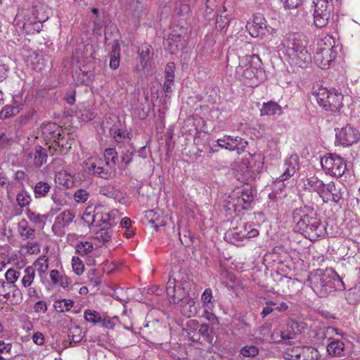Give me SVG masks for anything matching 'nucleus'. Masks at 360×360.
<instances>
[{"label":"nucleus","instance_id":"nucleus-9","mask_svg":"<svg viewBox=\"0 0 360 360\" xmlns=\"http://www.w3.org/2000/svg\"><path fill=\"white\" fill-rule=\"evenodd\" d=\"M314 24L316 27H326L330 17V0H311Z\"/></svg>","mask_w":360,"mask_h":360},{"label":"nucleus","instance_id":"nucleus-45","mask_svg":"<svg viewBox=\"0 0 360 360\" xmlns=\"http://www.w3.org/2000/svg\"><path fill=\"white\" fill-rule=\"evenodd\" d=\"M68 337L72 342L75 343L79 342L84 337L82 329L77 326H72L69 329Z\"/></svg>","mask_w":360,"mask_h":360},{"label":"nucleus","instance_id":"nucleus-6","mask_svg":"<svg viewBox=\"0 0 360 360\" xmlns=\"http://www.w3.org/2000/svg\"><path fill=\"white\" fill-rule=\"evenodd\" d=\"M311 96L319 105L327 111H338L342 106L343 96L336 89L324 87L313 88Z\"/></svg>","mask_w":360,"mask_h":360},{"label":"nucleus","instance_id":"nucleus-25","mask_svg":"<svg viewBox=\"0 0 360 360\" xmlns=\"http://www.w3.org/2000/svg\"><path fill=\"white\" fill-rule=\"evenodd\" d=\"M17 231L19 237L22 240H32L35 238L36 231L31 227L26 219H21L18 223Z\"/></svg>","mask_w":360,"mask_h":360},{"label":"nucleus","instance_id":"nucleus-2","mask_svg":"<svg viewBox=\"0 0 360 360\" xmlns=\"http://www.w3.org/2000/svg\"><path fill=\"white\" fill-rule=\"evenodd\" d=\"M292 217L297 230L311 240H315L325 234V226L312 207L304 205L295 208Z\"/></svg>","mask_w":360,"mask_h":360},{"label":"nucleus","instance_id":"nucleus-13","mask_svg":"<svg viewBox=\"0 0 360 360\" xmlns=\"http://www.w3.org/2000/svg\"><path fill=\"white\" fill-rule=\"evenodd\" d=\"M246 29L252 37L264 36L266 32L273 34L276 30L267 25V22L262 15H254L252 22H248Z\"/></svg>","mask_w":360,"mask_h":360},{"label":"nucleus","instance_id":"nucleus-22","mask_svg":"<svg viewBox=\"0 0 360 360\" xmlns=\"http://www.w3.org/2000/svg\"><path fill=\"white\" fill-rule=\"evenodd\" d=\"M217 142L219 147L230 151L238 149L239 146H241V148H245L248 145V142L239 136H224L217 139Z\"/></svg>","mask_w":360,"mask_h":360},{"label":"nucleus","instance_id":"nucleus-56","mask_svg":"<svg viewBox=\"0 0 360 360\" xmlns=\"http://www.w3.org/2000/svg\"><path fill=\"white\" fill-rule=\"evenodd\" d=\"M259 349L255 345H246L241 348L240 354L246 357H254L258 354Z\"/></svg>","mask_w":360,"mask_h":360},{"label":"nucleus","instance_id":"nucleus-31","mask_svg":"<svg viewBox=\"0 0 360 360\" xmlns=\"http://www.w3.org/2000/svg\"><path fill=\"white\" fill-rule=\"evenodd\" d=\"M199 322L195 319L188 320L183 326V330L192 341L199 340Z\"/></svg>","mask_w":360,"mask_h":360},{"label":"nucleus","instance_id":"nucleus-35","mask_svg":"<svg viewBox=\"0 0 360 360\" xmlns=\"http://www.w3.org/2000/svg\"><path fill=\"white\" fill-rule=\"evenodd\" d=\"M35 278V269L31 266L23 269L22 277L20 283L23 288H28L32 285Z\"/></svg>","mask_w":360,"mask_h":360},{"label":"nucleus","instance_id":"nucleus-52","mask_svg":"<svg viewBox=\"0 0 360 360\" xmlns=\"http://www.w3.org/2000/svg\"><path fill=\"white\" fill-rule=\"evenodd\" d=\"M20 105L7 106L1 110L0 116L1 118H8L14 116L20 112Z\"/></svg>","mask_w":360,"mask_h":360},{"label":"nucleus","instance_id":"nucleus-30","mask_svg":"<svg viewBox=\"0 0 360 360\" xmlns=\"http://www.w3.org/2000/svg\"><path fill=\"white\" fill-rule=\"evenodd\" d=\"M283 113L281 106L275 101H269L263 103L262 108H260L261 116H274L281 115Z\"/></svg>","mask_w":360,"mask_h":360},{"label":"nucleus","instance_id":"nucleus-38","mask_svg":"<svg viewBox=\"0 0 360 360\" xmlns=\"http://www.w3.org/2000/svg\"><path fill=\"white\" fill-rule=\"evenodd\" d=\"M51 189V185L44 181H40L36 184L34 188L35 198H43L47 195Z\"/></svg>","mask_w":360,"mask_h":360},{"label":"nucleus","instance_id":"nucleus-11","mask_svg":"<svg viewBox=\"0 0 360 360\" xmlns=\"http://www.w3.org/2000/svg\"><path fill=\"white\" fill-rule=\"evenodd\" d=\"M321 165L326 174L333 176L340 177L346 170V164L344 160L335 154H330L322 158Z\"/></svg>","mask_w":360,"mask_h":360},{"label":"nucleus","instance_id":"nucleus-57","mask_svg":"<svg viewBox=\"0 0 360 360\" xmlns=\"http://www.w3.org/2000/svg\"><path fill=\"white\" fill-rule=\"evenodd\" d=\"M146 14V10L143 7H136L131 13L129 19L134 23H139L140 20Z\"/></svg>","mask_w":360,"mask_h":360},{"label":"nucleus","instance_id":"nucleus-53","mask_svg":"<svg viewBox=\"0 0 360 360\" xmlns=\"http://www.w3.org/2000/svg\"><path fill=\"white\" fill-rule=\"evenodd\" d=\"M34 115L35 110L33 108H30L19 117V124L20 125L28 124L32 120Z\"/></svg>","mask_w":360,"mask_h":360},{"label":"nucleus","instance_id":"nucleus-10","mask_svg":"<svg viewBox=\"0 0 360 360\" xmlns=\"http://www.w3.org/2000/svg\"><path fill=\"white\" fill-rule=\"evenodd\" d=\"M84 170L89 174L97 175L104 179H112L115 172L105 165L102 158L92 157L84 161Z\"/></svg>","mask_w":360,"mask_h":360},{"label":"nucleus","instance_id":"nucleus-15","mask_svg":"<svg viewBox=\"0 0 360 360\" xmlns=\"http://www.w3.org/2000/svg\"><path fill=\"white\" fill-rule=\"evenodd\" d=\"M202 307L203 313L201 316L213 325L219 324V321L215 314L212 312L214 308L212 291L210 288H206L201 295Z\"/></svg>","mask_w":360,"mask_h":360},{"label":"nucleus","instance_id":"nucleus-40","mask_svg":"<svg viewBox=\"0 0 360 360\" xmlns=\"http://www.w3.org/2000/svg\"><path fill=\"white\" fill-rule=\"evenodd\" d=\"M74 306V302L68 299H60L54 302L53 307L59 312L69 311Z\"/></svg>","mask_w":360,"mask_h":360},{"label":"nucleus","instance_id":"nucleus-41","mask_svg":"<svg viewBox=\"0 0 360 360\" xmlns=\"http://www.w3.org/2000/svg\"><path fill=\"white\" fill-rule=\"evenodd\" d=\"M10 254L11 248L8 245H0V271L10 262Z\"/></svg>","mask_w":360,"mask_h":360},{"label":"nucleus","instance_id":"nucleus-51","mask_svg":"<svg viewBox=\"0 0 360 360\" xmlns=\"http://www.w3.org/2000/svg\"><path fill=\"white\" fill-rule=\"evenodd\" d=\"M71 264L72 271L75 274L80 276L84 273V265L78 257H72Z\"/></svg>","mask_w":360,"mask_h":360},{"label":"nucleus","instance_id":"nucleus-29","mask_svg":"<svg viewBox=\"0 0 360 360\" xmlns=\"http://www.w3.org/2000/svg\"><path fill=\"white\" fill-rule=\"evenodd\" d=\"M328 354L333 357H342L345 355V343L339 340H331L327 345Z\"/></svg>","mask_w":360,"mask_h":360},{"label":"nucleus","instance_id":"nucleus-4","mask_svg":"<svg viewBox=\"0 0 360 360\" xmlns=\"http://www.w3.org/2000/svg\"><path fill=\"white\" fill-rule=\"evenodd\" d=\"M261 65L262 61L257 55H246L239 59V64L236 68L235 76L246 85L257 86L260 83L263 75Z\"/></svg>","mask_w":360,"mask_h":360},{"label":"nucleus","instance_id":"nucleus-58","mask_svg":"<svg viewBox=\"0 0 360 360\" xmlns=\"http://www.w3.org/2000/svg\"><path fill=\"white\" fill-rule=\"evenodd\" d=\"M88 278L91 285L94 287L98 286L101 282V276L96 269H91L88 272Z\"/></svg>","mask_w":360,"mask_h":360},{"label":"nucleus","instance_id":"nucleus-1","mask_svg":"<svg viewBox=\"0 0 360 360\" xmlns=\"http://www.w3.org/2000/svg\"><path fill=\"white\" fill-rule=\"evenodd\" d=\"M306 36L290 32L281 41V50L291 65L307 68L311 62V49Z\"/></svg>","mask_w":360,"mask_h":360},{"label":"nucleus","instance_id":"nucleus-60","mask_svg":"<svg viewBox=\"0 0 360 360\" xmlns=\"http://www.w3.org/2000/svg\"><path fill=\"white\" fill-rule=\"evenodd\" d=\"M12 136L5 133L0 135V150L7 148L12 144Z\"/></svg>","mask_w":360,"mask_h":360},{"label":"nucleus","instance_id":"nucleus-33","mask_svg":"<svg viewBox=\"0 0 360 360\" xmlns=\"http://www.w3.org/2000/svg\"><path fill=\"white\" fill-rule=\"evenodd\" d=\"M254 200L252 190L250 188H246L241 191L238 197L237 203L242 207L243 210H248L251 207Z\"/></svg>","mask_w":360,"mask_h":360},{"label":"nucleus","instance_id":"nucleus-42","mask_svg":"<svg viewBox=\"0 0 360 360\" xmlns=\"http://www.w3.org/2000/svg\"><path fill=\"white\" fill-rule=\"evenodd\" d=\"M74 217V214L70 211L66 210L60 213L56 218V223H58L61 226H66L73 221Z\"/></svg>","mask_w":360,"mask_h":360},{"label":"nucleus","instance_id":"nucleus-14","mask_svg":"<svg viewBox=\"0 0 360 360\" xmlns=\"http://www.w3.org/2000/svg\"><path fill=\"white\" fill-rule=\"evenodd\" d=\"M24 158L29 166L39 168L46 162L48 155L45 148L36 146L32 149L24 150Z\"/></svg>","mask_w":360,"mask_h":360},{"label":"nucleus","instance_id":"nucleus-20","mask_svg":"<svg viewBox=\"0 0 360 360\" xmlns=\"http://www.w3.org/2000/svg\"><path fill=\"white\" fill-rule=\"evenodd\" d=\"M300 158L297 154H292L284 160L283 172L279 176L281 181H284L292 176L299 169Z\"/></svg>","mask_w":360,"mask_h":360},{"label":"nucleus","instance_id":"nucleus-27","mask_svg":"<svg viewBox=\"0 0 360 360\" xmlns=\"http://www.w3.org/2000/svg\"><path fill=\"white\" fill-rule=\"evenodd\" d=\"M326 184L318 177L312 176L304 181L303 189L309 192H316L321 197Z\"/></svg>","mask_w":360,"mask_h":360},{"label":"nucleus","instance_id":"nucleus-21","mask_svg":"<svg viewBox=\"0 0 360 360\" xmlns=\"http://www.w3.org/2000/svg\"><path fill=\"white\" fill-rule=\"evenodd\" d=\"M320 198L324 202L333 201L338 203L342 198V194L340 189L335 186L334 182L330 181L326 184Z\"/></svg>","mask_w":360,"mask_h":360},{"label":"nucleus","instance_id":"nucleus-18","mask_svg":"<svg viewBox=\"0 0 360 360\" xmlns=\"http://www.w3.org/2000/svg\"><path fill=\"white\" fill-rule=\"evenodd\" d=\"M187 40L186 34L172 33L165 43V46L171 54H176L185 48Z\"/></svg>","mask_w":360,"mask_h":360},{"label":"nucleus","instance_id":"nucleus-62","mask_svg":"<svg viewBox=\"0 0 360 360\" xmlns=\"http://www.w3.org/2000/svg\"><path fill=\"white\" fill-rule=\"evenodd\" d=\"M99 192L101 194L110 198H115L116 196L115 191L111 185H106L101 187Z\"/></svg>","mask_w":360,"mask_h":360},{"label":"nucleus","instance_id":"nucleus-61","mask_svg":"<svg viewBox=\"0 0 360 360\" xmlns=\"http://www.w3.org/2000/svg\"><path fill=\"white\" fill-rule=\"evenodd\" d=\"M109 132L111 135H112L115 141L118 143L121 142L125 137V133L115 127H110Z\"/></svg>","mask_w":360,"mask_h":360},{"label":"nucleus","instance_id":"nucleus-23","mask_svg":"<svg viewBox=\"0 0 360 360\" xmlns=\"http://www.w3.org/2000/svg\"><path fill=\"white\" fill-rule=\"evenodd\" d=\"M176 303H179L181 313L184 316L191 318L197 314L199 304L191 297L185 295Z\"/></svg>","mask_w":360,"mask_h":360},{"label":"nucleus","instance_id":"nucleus-49","mask_svg":"<svg viewBox=\"0 0 360 360\" xmlns=\"http://www.w3.org/2000/svg\"><path fill=\"white\" fill-rule=\"evenodd\" d=\"M149 53L150 52L148 49L146 50H139V59L140 60V65H137V70L141 71L146 68L149 60Z\"/></svg>","mask_w":360,"mask_h":360},{"label":"nucleus","instance_id":"nucleus-54","mask_svg":"<svg viewBox=\"0 0 360 360\" xmlns=\"http://www.w3.org/2000/svg\"><path fill=\"white\" fill-rule=\"evenodd\" d=\"M74 199L77 203H84L89 198V193L85 189H78L74 193Z\"/></svg>","mask_w":360,"mask_h":360},{"label":"nucleus","instance_id":"nucleus-44","mask_svg":"<svg viewBox=\"0 0 360 360\" xmlns=\"http://www.w3.org/2000/svg\"><path fill=\"white\" fill-rule=\"evenodd\" d=\"M16 200L18 202V205L21 208H23L30 205V203L32 201V197L27 191L22 189V191L18 193L16 196Z\"/></svg>","mask_w":360,"mask_h":360},{"label":"nucleus","instance_id":"nucleus-3","mask_svg":"<svg viewBox=\"0 0 360 360\" xmlns=\"http://www.w3.org/2000/svg\"><path fill=\"white\" fill-rule=\"evenodd\" d=\"M313 291L319 297H326L337 290H345L344 283L332 269H317L309 277Z\"/></svg>","mask_w":360,"mask_h":360},{"label":"nucleus","instance_id":"nucleus-63","mask_svg":"<svg viewBox=\"0 0 360 360\" xmlns=\"http://www.w3.org/2000/svg\"><path fill=\"white\" fill-rule=\"evenodd\" d=\"M216 22L217 27L220 29L221 31H223L228 27L230 20L226 16H222L220 15L217 17Z\"/></svg>","mask_w":360,"mask_h":360},{"label":"nucleus","instance_id":"nucleus-36","mask_svg":"<svg viewBox=\"0 0 360 360\" xmlns=\"http://www.w3.org/2000/svg\"><path fill=\"white\" fill-rule=\"evenodd\" d=\"M112 235L110 228L104 227L96 233L94 240L96 241V245L102 246L105 242L108 241Z\"/></svg>","mask_w":360,"mask_h":360},{"label":"nucleus","instance_id":"nucleus-12","mask_svg":"<svg viewBox=\"0 0 360 360\" xmlns=\"http://www.w3.org/2000/svg\"><path fill=\"white\" fill-rule=\"evenodd\" d=\"M335 143L343 146H349L359 140V130L351 124H347L342 128H335Z\"/></svg>","mask_w":360,"mask_h":360},{"label":"nucleus","instance_id":"nucleus-24","mask_svg":"<svg viewBox=\"0 0 360 360\" xmlns=\"http://www.w3.org/2000/svg\"><path fill=\"white\" fill-rule=\"evenodd\" d=\"M292 352L295 360H317L319 355L318 350L311 347L297 348Z\"/></svg>","mask_w":360,"mask_h":360},{"label":"nucleus","instance_id":"nucleus-48","mask_svg":"<svg viewBox=\"0 0 360 360\" xmlns=\"http://www.w3.org/2000/svg\"><path fill=\"white\" fill-rule=\"evenodd\" d=\"M34 266L38 271L39 274H44L49 268V259L46 256L39 257L34 263Z\"/></svg>","mask_w":360,"mask_h":360},{"label":"nucleus","instance_id":"nucleus-39","mask_svg":"<svg viewBox=\"0 0 360 360\" xmlns=\"http://www.w3.org/2000/svg\"><path fill=\"white\" fill-rule=\"evenodd\" d=\"M96 207H95L94 211H91V209L88 207L86 209L84 212L82 219L89 226H98V221L96 219Z\"/></svg>","mask_w":360,"mask_h":360},{"label":"nucleus","instance_id":"nucleus-16","mask_svg":"<svg viewBox=\"0 0 360 360\" xmlns=\"http://www.w3.org/2000/svg\"><path fill=\"white\" fill-rule=\"evenodd\" d=\"M44 6L36 7L32 12L34 15V20H27L23 25L22 30L28 34H32L35 32H39L42 27L41 22L48 19V15L44 13Z\"/></svg>","mask_w":360,"mask_h":360},{"label":"nucleus","instance_id":"nucleus-8","mask_svg":"<svg viewBox=\"0 0 360 360\" xmlns=\"http://www.w3.org/2000/svg\"><path fill=\"white\" fill-rule=\"evenodd\" d=\"M41 131L50 150L61 151L65 142L64 129L56 123L49 122L43 125Z\"/></svg>","mask_w":360,"mask_h":360},{"label":"nucleus","instance_id":"nucleus-47","mask_svg":"<svg viewBox=\"0 0 360 360\" xmlns=\"http://www.w3.org/2000/svg\"><path fill=\"white\" fill-rule=\"evenodd\" d=\"M84 317L86 321L94 324L100 323L102 319L99 312L89 309L84 311Z\"/></svg>","mask_w":360,"mask_h":360},{"label":"nucleus","instance_id":"nucleus-64","mask_svg":"<svg viewBox=\"0 0 360 360\" xmlns=\"http://www.w3.org/2000/svg\"><path fill=\"white\" fill-rule=\"evenodd\" d=\"M303 0H283V7L285 9H295L298 8L302 4Z\"/></svg>","mask_w":360,"mask_h":360},{"label":"nucleus","instance_id":"nucleus-46","mask_svg":"<svg viewBox=\"0 0 360 360\" xmlns=\"http://www.w3.org/2000/svg\"><path fill=\"white\" fill-rule=\"evenodd\" d=\"M94 249V245L89 241H81L76 246V250L80 255H89Z\"/></svg>","mask_w":360,"mask_h":360},{"label":"nucleus","instance_id":"nucleus-43","mask_svg":"<svg viewBox=\"0 0 360 360\" xmlns=\"http://www.w3.org/2000/svg\"><path fill=\"white\" fill-rule=\"evenodd\" d=\"M2 296L6 300L17 303L16 298L13 300V290L11 286H6V283L0 281V297Z\"/></svg>","mask_w":360,"mask_h":360},{"label":"nucleus","instance_id":"nucleus-19","mask_svg":"<svg viewBox=\"0 0 360 360\" xmlns=\"http://www.w3.org/2000/svg\"><path fill=\"white\" fill-rule=\"evenodd\" d=\"M22 276L21 269L17 268H10L5 273L6 286L12 287L13 290V298H16V302H21L22 293L20 290L15 285L16 281Z\"/></svg>","mask_w":360,"mask_h":360},{"label":"nucleus","instance_id":"nucleus-5","mask_svg":"<svg viewBox=\"0 0 360 360\" xmlns=\"http://www.w3.org/2000/svg\"><path fill=\"white\" fill-rule=\"evenodd\" d=\"M337 54L338 46L335 38L331 35H325L318 40L314 62L321 69H328Z\"/></svg>","mask_w":360,"mask_h":360},{"label":"nucleus","instance_id":"nucleus-26","mask_svg":"<svg viewBox=\"0 0 360 360\" xmlns=\"http://www.w3.org/2000/svg\"><path fill=\"white\" fill-rule=\"evenodd\" d=\"M245 224H244L242 226L230 229L225 233L224 238L234 245H239L245 239Z\"/></svg>","mask_w":360,"mask_h":360},{"label":"nucleus","instance_id":"nucleus-32","mask_svg":"<svg viewBox=\"0 0 360 360\" xmlns=\"http://www.w3.org/2000/svg\"><path fill=\"white\" fill-rule=\"evenodd\" d=\"M55 182L66 188H70L74 185V176L66 170H60L56 174Z\"/></svg>","mask_w":360,"mask_h":360},{"label":"nucleus","instance_id":"nucleus-50","mask_svg":"<svg viewBox=\"0 0 360 360\" xmlns=\"http://www.w3.org/2000/svg\"><path fill=\"white\" fill-rule=\"evenodd\" d=\"M120 65V52L117 44L113 46L110 59V67L116 70Z\"/></svg>","mask_w":360,"mask_h":360},{"label":"nucleus","instance_id":"nucleus-28","mask_svg":"<svg viewBox=\"0 0 360 360\" xmlns=\"http://www.w3.org/2000/svg\"><path fill=\"white\" fill-rule=\"evenodd\" d=\"M49 277L52 284L55 286L65 289L70 284L69 278L62 271L53 269L49 273Z\"/></svg>","mask_w":360,"mask_h":360},{"label":"nucleus","instance_id":"nucleus-17","mask_svg":"<svg viewBox=\"0 0 360 360\" xmlns=\"http://www.w3.org/2000/svg\"><path fill=\"white\" fill-rule=\"evenodd\" d=\"M120 216L117 210H110L103 205L96 207V219L98 221V226L104 225V227L111 228L117 224Z\"/></svg>","mask_w":360,"mask_h":360},{"label":"nucleus","instance_id":"nucleus-37","mask_svg":"<svg viewBox=\"0 0 360 360\" xmlns=\"http://www.w3.org/2000/svg\"><path fill=\"white\" fill-rule=\"evenodd\" d=\"M105 165L115 172V162L117 158V153L114 148H108L104 151Z\"/></svg>","mask_w":360,"mask_h":360},{"label":"nucleus","instance_id":"nucleus-59","mask_svg":"<svg viewBox=\"0 0 360 360\" xmlns=\"http://www.w3.org/2000/svg\"><path fill=\"white\" fill-rule=\"evenodd\" d=\"M101 325L103 328H105L107 329H113L115 326L118 324L119 323V319L117 316H113V317H104L103 319H101Z\"/></svg>","mask_w":360,"mask_h":360},{"label":"nucleus","instance_id":"nucleus-7","mask_svg":"<svg viewBox=\"0 0 360 360\" xmlns=\"http://www.w3.org/2000/svg\"><path fill=\"white\" fill-rule=\"evenodd\" d=\"M177 277L178 281L170 275L166 285L167 295L171 299L169 302L174 304L186 295L192 286L191 278L186 274L179 272Z\"/></svg>","mask_w":360,"mask_h":360},{"label":"nucleus","instance_id":"nucleus-55","mask_svg":"<svg viewBox=\"0 0 360 360\" xmlns=\"http://www.w3.org/2000/svg\"><path fill=\"white\" fill-rule=\"evenodd\" d=\"M273 335L275 337H280L281 341H288V343L289 344L290 340L295 338V333L285 332L280 330H274Z\"/></svg>","mask_w":360,"mask_h":360},{"label":"nucleus","instance_id":"nucleus-34","mask_svg":"<svg viewBox=\"0 0 360 360\" xmlns=\"http://www.w3.org/2000/svg\"><path fill=\"white\" fill-rule=\"evenodd\" d=\"M26 216L27 219L35 226H39L40 228H44L46 221L48 218V215L46 214H41L38 212H34L30 209L26 210Z\"/></svg>","mask_w":360,"mask_h":360}]
</instances>
